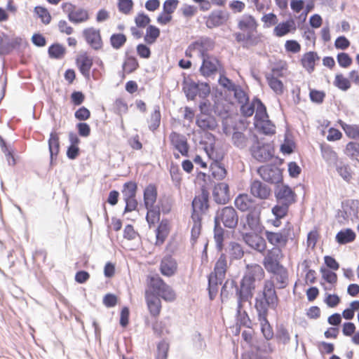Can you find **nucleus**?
Returning <instances> with one entry per match:
<instances>
[{
  "label": "nucleus",
  "instance_id": "7ed1b4c3",
  "mask_svg": "<svg viewBox=\"0 0 359 359\" xmlns=\"http://www.w3.org/2000/svg\"><path fill=\"white\" fill-rule=\"evenodd\" d=\"M238 222L237 211L231 206H226L217 210L215 217L214 239L219 251L223 248L224 230L221 226L222 224L226 228L234 229Z\"/></svg>",
  "mask_w": 359,
  "mask_h": 359
},
{
  "label": "nucleus",
  "instance_id": "c756f323",
  "mask_svg": "<svg viewBox=\"0 0 359 359\" xmlns=\"http://www.w3.org/2000/svg\"><path fill=\"white\" fill-rule=\"evenodd\" d=\"M76 63L82 75L86 78L90 77V71L93 66V59L87 55H81L78 57Z\"/></svg>",
  "mask_w": 359,
  "mask_h": 359
},
{
  "label": "nucleus",
  "instance_id": "603ef678",
  "mask_svg": "<svg viewBox=\"0 0 359 359\" xmlns=\"http://www.w3.org/2000/svg\"><path fill=\"white\" fill-rule=\"evenodd\" d=\"M201 218L197 217L195 215L194 216H191V220L193 222V226L191 227V239L193 241H196L201 233Z\"/></svg>",
  "mask_w": 359,
  "mask_h": 359
},
{
  "label": "nucleus",
  "instance_id": "6ab92c4d",
  "mask_svg": "<svg viewBox=\"0 0 359 359\" xmlns=\"http://www.w3.org/2000/svg\"><path fill=\"white\" fill-rule=\"evenodd\" d=\"M229 19V13L222 10L212 11L206 18L205 25L209 29L224 25Z\"/></svg>",
  "mask_w": 359,
  "mask_h": 359
},
{
  "label": "nucleus",
  "instance_id": "a18cd8bd",
  "mask_svg": "<svg viewBox=\"0 0 359 359\" xmlns=\"http://www.w3.org/2000/svg\"><path fill=\"white\" fill-rule=\"evenodd\" d=\"M161 112H160V107L158 106H155L154 111L151 114V118L149 121V129L151 130H156L161 123Z\"/></svg>",
  "mask_w": 359,
  "mask_h": 359
},
{
  "label": "nucleus",
  "instance_id": "f8f14e48",
  "mask_svg": "<svg viewBox=\"0 0 359 359\" xmlns=\"http://www.w3.org/2000/svg\"><path fill=\"white\" fill-rule=\"evenodd\" d=\"M256 351H249L243 353L242 359H273L269 353L273 351V346L269 342L255 346Z\"/></svg>",
  "mask_w": 359,
  "mask_h": 359
},
{
  "label": "nucleus",
  "instance_id": "c9c22d12",
  "mask_svg": "<svg viewBox=\"0 0 359 359\" xmlns=\"http://www.w3.org/2000/svg\"><path fill=\"white\" fill-rule=\"evenodd\" d=\"M226 252L231 259H240L244 255L242 246L236 242H231L227 246Z\"/></svg>",
  "mask_w": 359,
  "mask_h": 359
},
{
  "label": "nucleus",
  "instance_id": "bf43d9fd",
  "mask_svg": "<svg viewBox=\"0 0 359 359\" xmlns=\"http://www.w3.org/2000/svg\"><path fill=\"white\" fill-rule=\"evenodd\" d=\"M198 87L197 86V83L194 82H191L190 83L187 84L184 87V93L186 96L189 100H194L195 97L198 95Z\"/></svg>",
  "mask_w": 359,
  "mask_h": 359
},
{
  "label": "nucleus",
  "instance_id": "864d4df0",
  "mask_svg": "<svg viewBox=\"0 0 359 359\" xmlns=\"http://www.w3.org/2000/svg\"><path fill=\"white\" fill-rule=\"evenodd\" d=\"M126 42V36L123 34H114L110 37L111 46L115 49L121 48Z\"/></svg>",
  "mask_w": 359,
  "mask_h": 359
},
{
  "label": "nucleus",
  "instance_id": "423d86ee",
  "mask_svg": "<svg viewBox=\"0 0 359 359\" xmlns=\"http://www.w3.org/2000/svg\"><path fill=\"white\" fill-rule=\"evenodd\" d=\"M337 217L341 223L349 219L352 222L359 221V201L349 199L343 201Z\"/></svg>",
  "mask_w": 359,
  "mask_h": 359
},
{
  "label": "nucleus",
  "instance_id": "774afa93",
  "mask_svg": "<svg viewBox=\"0 0 359 359\" xmlns=\"http://www.w3.org/2000/svg\"><path fill=\"white\" fill-rule=\"evenodd\" d=\"M158 353L156 359H167L168 344L164 341H161L157 346Z\"/></svg>",
  "mask_w": 359,
  "mask_h": 359
},
{
  "label": "nucleus",
  "instance_id": "1a4fd4ad",
  "mask_svg": "<svg viewBox=\"0 0 359 359\" xmlns=\"http://www.w3.org/2000/svg\"><path fill=\"white\" fill-rule=\"evenodd\" d=\"M257 172L263 180L271 184H278L283 180L281 170L274 165L261 166L258 168Z\"/></svg>",
  "mask_w": 359,
  "mask_h": 359
},
{
  "label": "nucleus",
  "instance_id": "b1692460",
  "mask_svg": "<svg viewBox=\"0 0 359 359\" xmlns=\"http://www.w3.org/2000/svg\"><path fill=\"white\" fill-rule=\"evenodd\" d=\"M236 207L242 212L252 211L257 206L256 201L248 194H239L234 201Z\"/></svg>",
  "mask_w": 359,
  "mask_h": 359
},
{
  "label": "nucleus",
  "instance_id": "e433bc0d",
  "mask_svg": "<svg viewBox=\"0 0 359 359\" xmlns=\"http://www.w3.org/2000/svg\"><path fill=\"white\" fill-rule=\"evenodd\" d=\"M226 269L227 261L226 255L224 254H222L215 264L213 273L217 274V276H219V278H224Z\"/></svg>",
  "mask_w": 359,
  "mask_h": 359
},
{
  "label": "nucleus",
  "instance_id": "4c0bfd02",
  "mask_svg": "<svg viewBox=\"0 0 359 359\" xmlns=\"http://www.w3.org/2000/svg\"><path fill=\"white\" fill-rule=\"evenodd\" d=\"M355 238V233L351 229L341 230L337 233L336 241L340 244H346L353 241Z\"/></svg>",
  "mask_w": 359,
  "mask_h": 359
},
{
  "label": "nucleus",
  "instance_id": "2eb2a0df",
  "mask_svg": "<svg viewBox=\"0 0 359 359\" xmlns=\"http://www.w3.org/2000/svg\"><path fill=\"white\" fill-rule=\"evenodd\" d=\"M208 208V193L207 191L203 190L201 194L195 196L192 201L193 212L191 216L195 215L197 217L202 219V215Z\"/></svg>",
  "mask_w": 359,
  "mask_h": 359
},
{
  "label": "nucleus",
  "instance_id": "ddd939ff",
  "mask_svg": "<svg viewBox=\"0 0 359 359\" xmlns=\"http://www.w3.org/2000/svg\"><path fill=\"white\" fill-rule=\"evenodd\" d=\"M201 57L203 63L200 71L203 76H210L217 72L220 64L217 57L208 55L206 52H203Z\"/></svg>",
  "mask_w": 359,
  "mask_h": 359
},
{
  "label": "nucleus",
  "instance_id": "13d9d810",
  "mask_svg": "<svg viewBox=\"0 0 359 359\" xmlns=\"http://www.w3.org/2000/svg\"><path fill=\"white\" fill-rule=\"evenodd\" d=\"M10 39L6 34H3L0 38V55H7L11 53Z\"/></svg>",
  "mask_w": 359,
  "mask_h": 359
},
{
  "label": "nucleus",
  "instance_id": "bb28decb",
  "mask_svg": "<svg viewBox=\"0 0 359 359\" xmlns=\"http://www.w3.org/2000/svg\"><path fill=\"white\" fill-rule=\"evenodd\" d=\"M269 271H271L273 273V279L270 280L274 283V281H276L278 288L283 289L285 288L288 282V273L287 271L285 268H284L283 266H280L277 268H274L273 269L269 270ZM268 280H266L267 281ZM266 280L264 281V283Z\"/></svg>",
  "mask_w": 359,
  "mask_h": 359
},
{
  "label": "nucleus",
  "instance_id": "ea45409f",
  "mask_svg": "<svg viewBox=\"0 0 359 359\" xmlns=\"http://www.w3.org/2000/svg\"><path fill=\"white\" fill-rule=\"evenodd\" d=\"M137 185L134 182H128L123 184L122 194L123 199L135 198L136 196Z\"/></svg>",
  "mask_w": 359,
  "mask_h": 359
},
{
  "label": "nucleus",
  "instance_id": "dca6fc26",
  "mask_svg": "<svg viewBox=\"0 0 359 359\" xmlns=\"http://www.w3.org/2000/svg\"><path fill=\"white\" fill-rule=\"evenodd\" d=\"M244 242L252 249L264 252L266 249V241L264 238L255 233H246L243 235Z\"/></svg>",
  "mask_w": 359,
  "mask_h": 359
},
{
  "label": "nucleus",
  "instance_id": "8fccbe9b",
  "mask_svg": "<svg viewBox=\"0 0 359 359\" xmlns=\"http://www.w3.org/2000/svg\"><path fill=\"white\" fill-rule=\"evenodd\" d=\"M322 155L323 158L329 164H337L338 158L337 154L330 147H325L322 148Z\"/></svg>",
  "mask_w": 359,
  "mask_h": 359
},
{
  "label": "nucleus",
  "instance_id": "6e6d98bb",
  "mask_svg": "<svg viewBox=\"0 0 359 359\" xmlns=\"http://www.w3.org/2000/svg\"><path fill=\"white\" fill-rule=\"evenodd\" d=\"M341 126L344 129L345 133L351 138L359 137V128L355 125H348L341 123Z\"/></svg>",
  "mask_w": 359,
  "mask_h": 359
},
{
  "label": "nucleus",
  "instance_id": "4468645a",
  "mask_svg": "<svg viewBox=\"0 0 359 359\" xmlns=\"http://www.w3.org/2000/svg\"><path fill=\"white\" fill-rule=\"evenodd\" d=\"M250 192L252 196L260 200H266L271 195L269 186L258 180L250 182Z\"/></svg>",
  "mask_w": 359,
  "mask_h": 359
},
{
  "label": "nucleus",
  "instance_id": "a878e982",
  "mask_svg": "<svg viewBox=\"0 0 359 359\" xmlns=\"http://www.w3.org/2000/svg\"><path fill=\"white\" fill-rule=\"evenodd\" d=\"M281 255V249L273 248L269 250L264 259V264L269 271L280 266L279 259Z\"/></svg>",
  "mask_w": 359,
  "mask_h": 359
},
{
  "label": "nucleus",
  "instance_id": "5701e85b",
  "mask_svg": "<svg viewBox=\"0 0 359 359\" xmlns=\"http://www.w3.org/2000/svg\"><path fill=\"white\" fill-rule=\"evenodd\" d=\"M170 140L172 145L182 156H187L189 151V146L187 138L176 132H172L170 135Z\"/></svg>",
  "mask_w": 359,
  "mask_h": 359
},
{
  "label": "nucleus",
  "instance_id": "3c124183",
  "mask_svg": "<svg viewBox=\"0 0 359 359\" xmlns=\"http://www.w3.org/2000/svg\"><path fill=\"white\" fill-rule=\"evenodd\" d=\"M336 169L339 175L346 182H349L352 178V173L350 167L348 165L340 163L336 164Z\"/></svg>",
  "mask_w": 359,
  "mask_h": 359
},
{
  "label": "nucleus",
  "instance_id": "f03ea898",
  "mask_svg": "<svg viewBox=\"0 0 359 359\" xmlns=\"http://www.w3.org/2000/svg\"><path fill=\"white\" fill-rule=\"evenodd\" d=\"M278 301L273 283L271 280L266 281L262 291L257 294L255 298V306L257 312L262 332L266 340H269L273 337L272 327L267 319L269 310V309L275 310L278 306Z\"/></svg>",
  "mask_w": 359,
  "mask_h": 359
},
{
  "label": "nucleus",
  "instance_id": "f257e3e1",
  "mask_svg": "<svg viewBox=\"0 0 359 359\" xmlns=\"http://www.w3.org/2000/svg\"><path fill=\"white\" fill-rule=\"evenodd\" d=\"M264 277L262 267L257 264H248L239 285H236V297L237 299V315L241 318V323L249 327L250 320L245 311V304H250L255 291L259 283Z\"/></svg>",
  "mask_w": 359,
  "mask_h": 359
},
{
  "label": "nucleus",
  "instance_id": "5fc2aeb1",
  "mask_svg": "<svg viewBox=\"0 0 359 359\" xmlns=\"http://www.w3.org/2000/svg\"><path fill=\"white\" fill-rule=\"evenodd\" d=\"M289 206L286 203H279L272 208V213L276 218L281 219L287 215Z\"/></svg>",
  "mask_w": 359,
  "mask_h": 359
},
{
  "label": "nucleus",
  "instance_id": "58836bf2",
  "mask_svg": "<svg viewBox=\"0 0 359 359\" xmlns=\"http://www.w3.org/2000/svg\"><path fill=\"white\" fill-rule=\"evenodd\" d=\"M246 222L249 229L252 231H258L260 228L259 213L251 211L246 216Z\"/></svg>",
  "mask_w": 359,
  "mask_h": 359
},
{
  "label": "nucleus",
  "instance_id": "473e14b6",
  "mask_svg": "<svg viewBox=\"0 0 359 359\" xmlns=\"http://www.w3.org/2000/svg\"><path fill=\"white\" fill-rule=\"evenodd\" d=\"M224 278H219L217 274L212 273L208 278V290L210 299H212L217 294L219 285H221Z\"/></svg>",
  "mask_w": 359,
  "mask_h": 359
},
{
  "label": "nucleus",
  "instance_id": "7c9ffc66",
  "mask_svg": "<svg viewBox=\"0 0 359 359\" xmlns=\"http://www.w3.org/2000/svg\"><path fill=\"white\" fill-rule=\"evenodd\" d=\"M210 168L212 177L216 180H222L226 176L225 168L217 160L211 163Z\"/></svg>",
  "mask_w": 359,
  "mask_h": 359
},
{
  "label": "nucleus",
  "instance_id": "9d476101",
  "mask_svg": "<svg viewBox=\"0 0 359 359\" xmlns=\"http://www.w3.org/2000/svg\"><path fill=\"white\" fill-rule=\"evenodd\" d=\"M257 135L248 131L246 133L234 131L231 136V142L234 147L239 149H245L250 147L254 141H257Z\"/></svg>",
  "mask_w": 359,
  "mask_h": 359
},
{
  "label": "nucleus",
  "instance_id": "cd10ccee",
  "mask_svg": "<svg viewBox=\"0 0 359 359\" xmlns=\"http://www.w3.org/2000/svg\"><path fill=\"white\" fill-rule=\"evenodd\" d=\"M177 269V264L175 259L170 255L165 256L160 264L161 273L168 277L173 276Z\"/></svg>",
  "mask_w": 359,
  "mask_h": 359
},
{
  "label": "nucleus",
  "instance_id": "9b49d317",
  "mask_svg": "<svg viewBox=\"0 0 359 359\" xmlns=\"http://www.w3.org/2000/svg\"><path fill=\"white\" fill-rule=\"evenodd\" d=\"M199 107L201 112L197 115L196 125L203 130H214L217 126L215 118L212 115L204 111L206 107L205 102H201Z\"/></svg>",
  "mask_w": 359,
  "mask_h": 359
},
{
  "label": "nucleus",
  "instance_id": "de8ad7c7",
  "mask_svg": "<svg viewBox=\"0 0 359 359\" xmlns=\"http://www.w3.org/2000/svg\"><path fill=\"white\" fill-rule=\"evenodd\" d=\"M255 121L268 118L266 107L260 100L255 98Z\"/></svg>",
  "mask_w": 359,
  "mask_h": 359
},
{
  "label": "nucleus",
  "instance_id": "a19ab883",
  "mask_svg": "<svg viewBox=\"0 0 359 359\" xmlns=\"http://www.w3.org/2000/svg\"><path fill=\"white\" fill-rule=\"evenodd\" d=\"M266 79L270 88L278 95H281L283 93V83L278 78H274L273 76H266Z\"/></svg>",
  "mask_w": 359,
  "mask_h": 359
},
{
  "label": "nucleus",
  "instance_id": "f3484780",
  "mask_svg": "<svg viewBox=\"0 0 359 359\" xmlns=\"http://www.w3.org/2000/svg\"><path fill=\"white\" fill-rule=\"evenodd\" d=\"M213 42L210 39L204 38L190 44L185 51L186 56L191 57L194 52H196L199 57L212 48Z\"/></svg>",
  "mask_w": 359,
  "mask_h": 359
},
{
  "label": "nucleus",
  "instance_id": "37998d69",
  "mask_svg": "<svg viewBox=\"0 0 359 359\" xmlns=\"http://www.w3.org/2000/svg\"><path fill=\"white\" fill-rule=\"evenodd\" d=\"M147 210V214L146 216V219L151 226L157 222L160 219V210L158 206H153L149 208H146Z\"/></svg>",
  "mask_w": 359,
  "mask_h": 359
},
{
  "label": "nucleus",
  "instance_id": "49530a36",
  "mask_svg": "<svg viewBox=\"0 0 359 359\" xmlns=\"http://www.w3.org/2000/svg\"><path fill=\"white\" fill-rule=\"evenodd\" d=\"M48 54L52 58L61 59L65 54V48L60 44H53L48 48Z\"/></svg>",
  "mask_w": 359,
  "mask_h": 359
},
{
  "label": "nucleus",
  "instance_id": "a211bd4d",
  "mask_svg": "<svg viewBox=\"0 0 359 359\" xmlns=\"http://www.w3.org/2000/svg\"><path fill=\"white\" fill-rule=\"evenodd\" d=\"M212 197L217 204L227 203L230 200L229 185L225 182L215 184L212 190Z\"/></svg>",
  "mask_w": 359,
  "mask_h": 359
},
{
  "label": "nucleus",
  "instance_id": "c85d7f7f",
  "mask_svg": "<svg viewBox=\"0 0 359 359\" xmlns=\"http://www.w3.org/2000/svg\"><path fill=\"white\" fill-rule=\"evenodd\" d=\"M144 205L145 208L153 207L157 198V189L154 184H150L144 190Z\"/></svg>",
  "mask_w": 359,
  "mask_h": 359
},
{
  "label": "nucleus",
  "instance_id": "79ce46f5",
  "mask_svg": "<svg viewBox=\"0 0 359 359\" xmlns=\"http://www.w3.org/2000/svg\"><path fill=\"white\" fill-rule=\"evenodd\" d=\"M160 35V30L154 25H149L146 30L144 41L149 44L154 43Z\"/></svg>",
  "mask_w": 359,
  "mask_h": 359
},
{
  "label": "nucleus",
  "instance_id": "0eeeda50",
  "mask_svg": "<svg viewBox=\"0 0 359 359\" xmlns=\"http://www.w3.org/2000/svg\"><path fill=\"white\" fill-rule=\"evenodd\" d=\"M62 8L67 15L69 20L74 24L83 23L89 19L87 10L82 8H76L70 3L62 4Z\"/></svg>",
  "mask_w": 359,
  "mask_h": 359
},
{
  "label": "nucleus",
  "instance_id": "69168bd1",
  "mask_svg": "<svg viewBox=\"0 0 359 359\" xmlns=\"http://www.w3.org/2000/svg\"><path fill=\"white\" fill-rule=\"evenodd\" d=\"M276 337L284 344H288L290 341V337L288 331L286 328L282 326L278 329L276 332Z\"/></svg>",
  "mask_w": 359,
  "mask_h": 359
},
{
  "label": "nucleus",
  "instance_id": "412c9836",
  "mask_svg": "<svg viewBox=\"0 0 359 359\" xmlns=\"http://www.w3.org/2000/svg\"><path fill=\"white\" fill-rule=\"evenodd\" d=\"M83 35L86 42L95 50L100 49L102 46L100 29L89 27L83 29Z\"/></svg>",
  "mask_w": 359,
  "mask_h": 359
},
{
  "label": "nucleus",
  "instance_id": "6e6552de",
  "mask_svg": "<svg viewBox=\"0 0 359 359\" xmlns=\"http://www.w3.org/2000/svg\"><path fill=\"white\" fill-rule=\"evenodd\" d=\"M250 151L252 157L259 162L267 161L273 156L270 145L259 140L258 137L250 147Z\"/></svg>",
  "mask_w": 359,
  "mask_h": 359
},
{
  "label": "nucleus",
  "instance_id": "20e7f679",
  "mask_svg": "<svg viewBox=\"0 0 359 359\" xmlns=\"http://www.w3.org/2000/svg\"><path fill=\"white\" fill-rule=\"evenodd\" d=\"M266 240L274 248L282 249L285 248L289 240L294 238L293 226L290 222L278 231L266 230L264 231Z\"/></svg>",
  "mask_w": 359,
  "mask_h": 359
},
{
  "label": "nucleus",
  "instance_id": "aec40b11",
  "mask_svg": "<svg viewBox=\"0 0 359 359\" xmlns=\"http://www.w3.org/2000/svg\"><path fill=\"white\" fill-rule=\"evenodd\" d=\"M145 300L151 316L153 317L158 316L161 310L160 298L151 290L147 289L145 291Z\"/></svg>",
  "mask_w": 359,
  "mask_h": 359
},
{
  "label": "nucleus",
  "instance_id": "680f3d73",
  "mask_svg": "<svg viewBox=\"0 0 359 359\" xmlns=\"http://www.w3.org/2000/svg\"><path fill=\"white\" fill-rule=\"evenodd\" d=\"M255 99H254L250 104L247 102L242 104L241 111L244 116H251L255 112Z\"/></svg>",
  "mask_w": 359,
  "mask_h": 359
},
{
  "label": "nucleus",
  "instance_id": "338daca9",
  "mask_svg": "<svg viewBox=\"0 0 359 359\" xmlns=\"http://www.w3.org/2000/svg\"><path fill=\"white\" fill-rule=\"evenodd\" d=\"M133 6V1L132 0H119L118 4L119 11L126 15L130 12Z\"/></svg>",
  "mask_w": 359,
  "mask_h": 359
},
{
  "label": "nucleus",
  "instance_id": "39448f33",
  "mask_svg": "<svg viewBox=\"0 0 359 359\" xmlns=\"http://www.w3.org/2000/svg\"><path fill=\"white\" fill-rule=\"evenodd\" d=\"M148 289L156 294L159 298L166 302H173L176 294L172 288L166 284L158 275L148 276Z\"/></svg>",
  "mask_w": 359,
  "mask_h": 359
},
{
  "label": "nucleus",
  "instance_id": "72a5a7b5",
  "mask_svg": "<svg viewBox=\"0 0 359 359\" xmlns=\"http://www.w3.org/2000/svg\"><path fill=\"white\" fill-rule=\"evenodd\" d=\"M318 59L319 57L316 53L310 51L303 56L302 65L309 72H312L314 70L315 62Z\"/></svg>",
  "mask_w": 359,
  "mask_h": 359
},
{
  "label": "nucleus",
  "instance_id": "4be33fe9",
  "mask_svg": "<svg viewBox=\"0 0 359 359\" xmlns=\"http://www.w3.org/2000/svg\"><path fill=\"white\" fill-rule=\"evenodd\" d=\"M275 194L278 203H286L290 205L294 202L295 194L287 185L278 186Z\"/></svg>",
  "mask_w": 359,
  "mask_h": 359
},
{
  "label": "nucleus",
  "instance_id": "09e8293b",
  "mask_svg": "<svg viewBox=\"0 0 359 359\" xmlns=\"http://www.w3.org/2000/svg\"><path fill=\"white\" fill-rule=\"evenodd\" d=\"M334 85L343 91H346L351 88L350 81L347 78H345L341 74H336Z\"/></svg>",
  "mask_w": 359,
  "mask_h": 359
},
{
  "label": "nucleus",
  "instance_id": "0e129e2a",
  "mask_svg": "<svg viewBox=\"0 0 359 359\" xmlns=\"http://www.w3.org/2000/svg\"><path fill=\"white\" fill-rule=\"evenodd\" d=\"M337 62L344 68L348 67L352 63L351 57L346 53H340L337 56Z\"/></svg>",
  "mask_w": 359,
  "mask_h": 359
},
{
  "label": "nucleus",
  "instance_id": "c03bdc74",
  "mask_svg": "<svg viewBox=\"0 0 359 359\" xmlns=\"http://www.w3.org/2000/svg\"><path fill=\"white\" fill-rule=\"evenodd\" d=\"M293 25L294 22L292 20L279 23L273 29V33L276 36H283L290 32Z\"/></svg>",
  "mask_w": 359,
  "mask_h": 359
},
{
  "label": "nucleus",
  "instance_id": "e2e57ef3",
  "mask_svg": "<svg viewBox=\"0 0 359 359\" xmlns=\"http://www.w3.org/2000/svg\"><path fill=\"white\" fill-rule=\"evenodd\" d=\"M261 20L264 22V27H270L278 23L277 16L273 13L264 15Z\"/></svg>",
  "mask_w": 359,
  "mask_h": 359
},
{
  "label": "nucleus",
  "instance_id": "393cba45",
  "mask_svg": "<svg viewBox=\"0 0 359 359\" xmlns=\"http://www.w3.org/2000/svg\"><path fill=\"white\" fill-rule=\"evenodd\" d=\"M257 27L258 24L257 20L251 15H243L238 20V28L243 32H255L257 31Z\"/></svg>",
  "mask_w": 359,
  "mask_h": 359
},
{
  "label": "nucleus",
  "instance_id": "052dcab7",
  "mask_svg": "<svg viewBox=\"0 0 359 359\" xmlns=\"http://www.w3.org/2000/svg\"><path fill=\"white\" fill-rule=\"evenodd\" d=\"M346 154L351 158L359 156V143L355 142L348 143L346 147Z\"/></svg>",
  "mask_w": 359,
  "mask_h": 359
},
{
  "label": "nucleus",
  "instance_id": "2f4dec72",
  "mask_svg": "<svg viewBox=\"0 0 359 359\" xmlns=\"http://www.w3.org/2000/svg\"><path fill=\"white\" fill-rule=\"evenodd\" d=\"M255 126L259 130L262 131L266 135L274 134L276 131V126L269 119V117L266 118H263L260 121H255Z\"/></svg>",
  "mask_w": 359,
  "mask_h": 359
},
{
  "label": "nucleus",
  "instance_id": "f704fd0d",
  "mask_svg": "<svg viewBox=\"0 0 359 359\" xmlns=\"http://www.w3.org/2000/svg\"><path fill=\"white\" fill-rule=\"evenodd\" d=\"M169 233L168 225L166 222L161 221L158 228L156 230V245H162Z\"/></svg>",
  "mask_w": 359,
  "mask_h": 359
},
{
  "label": "nucleus",
  "instance_id": "4d7b16f0",
  "mask_svg": "<svg viewBox=\"0 0 359 359\" xmlns=\"http://www.w3.org/2000/svg\"><path fill=\"white\" fill-rule=\"evenodd\" d=\"M49 150L50 153L51 161L54 155H57L59 151V140L56 135H50L48 140Z\"/></svg>",
  "mask_w": 359,
  "mask_h": 359
}]
</instances>
